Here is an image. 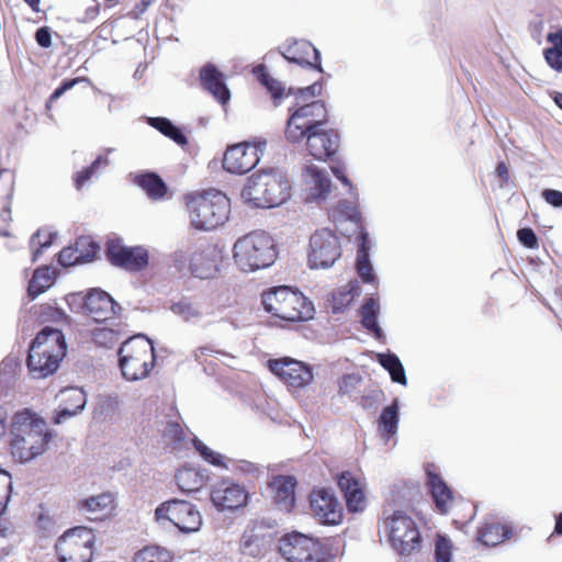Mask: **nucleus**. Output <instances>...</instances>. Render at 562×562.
<instances>
[{
	"label": "nucleus",
	"instance_id": "nucleus-23",
	"mask_svg": "<svg viewBox=\"0 0 562 562\" xmlns=\"http://www.w3.org/2000/svg\"><path fill=\"white\" fill-rule=\"evenodd\" d=\"M119 305L105 291L93 289L83 299V313L97 323L112 319Z\"/></svg>",
	"mask_w": 562,
	"mask_h": 562
},
{
	"label": "nucleus",
	"instance_id": "nucleus-7",
	"mask_svg": "<svg viewBox=\"0 0 562 562\" xmlns=\"http://www.w3.org/2000/svg\"><path fill=\"white\" fill-rule=\"evenodd\" d=\"M222 256L218 248L206 239H198L172 254L175 268L199 279H211L218 272Z\"/></svg>",
	"mask_w": 562,
	"mask_h": 562
},
{
	"label": "nucleus",
	"instance_id": "nucleus-63",
	"mask_svg": "<svg viewBox=\"0 0 562 562\" xmlns=\"http://www.w3.org/2000/svg\"><path fill=\"white\" fill-rule=\"evenodd\" d=\"M7 411L0 406V438L5 434L7 430Z\"/></svg>",
	"mask_w": 562,
	"mask_h": 562
},
{
	"label": "nucleus",
	"instance_id": "nucleus-60",
	"mask_svg": "<svg viewBox=\"0 0 562 562\" xmlns=\"http://www.w3.org/2000/svg\"><path fill=\"white\" fill-rule=\"evenodd\" d=\"M359 247H358V251H357V256H360V255H369V238H368V235L367 233H361L359 235Z\"/></svg>",
	"mask_w": 562,
	"mask_h": 562
},
{
	"label": "nucleus",
	"instance_id": "nucleus-62",
	"mask_svg": "<svg viewBox=\"0 0 562 562\" xmlns=\"http://www.w3.org/2000/svg\"><path fill=\"white\" fill-rule=\"evenodd\" d=\"M498 178L503 180V182H507L509 179V170L507 165L504 161H499L496 166L495 170Z\"/></svg>",
	"mask_w": 562,
	"mask_h": 562
},
{
	"label": "nucleus",
	"instance_id": "nucleus-32",
	"mask_svg": "<svg viewBox=\"0 0 562 562\" xmlns=\"http://www.w3.org/2000/svg\"><path fill=\"white\" fill-rule=\"evenodd\" d=\"M175 480L180 491L184 493H193L200 491L204 486L206 476L199 469L182 467L177 471Z\"/></svg>",
	"mask_w": 562,
	"mask_h": 562
},
{
	"label": "nucleus",
	"instance_id": "nucleus-17",
	"mask_svg": "<svg viewBox=\"0 0 562 562\" xmlns=\"http://www.w3.org/2000/svg\"><path fill=\"white\" fill-rule=\"evenodd\" d=\"M426 484L429 488L431 499L436 510L441 515L454 514V509L460 506H467L470 509L469 518L473 516L469 502L457 499L452 490L447 485L442 477L435 471L432 464L426 468Z\"/></svg>",
	"mask_w": 562,
	"mask_h": 562
},
{
	"label": "nucleus",
	"instance_id": "nucleus-40",
	"mask_svg": "<svg viewBox=\"0 0 562 562\" xmlns=\"http://www.w3.org/2000/svg\"><path fill=\"white\" fill-rule=\"evenodd\" d=\"M34 528L42 536L52 533L55 527L54 514L45 504H40L32 513Z\"/></svg>",
	"mask_w": 562,
	"mask_h": 562
},
{
	"label": "nucleus",
	"instance_id": "nucleus-22",
	"mask_svg": "<svg viewBox=\"0 0 562 562\" xmlns=\"http://www.w3.org/2000/svg\"><path fill=\"white\" fill-rule=\"evenodd\" d=\"M337 485L344 495L348 512L360 513L366 509V483L362 477L351 471H342L337 475Z\"/></svg>",
	"mask_w": 562,
	"mask_h": 562
},
{
	"label": "nucleus",
	"instance_id": "nucleus-35",
	"mask_svg": "<svg viewBox=\"0 0 562 562\" xmlns=\"http://www.w3.org/2000/svg\"><path fill=\"white\" fill-rule=\"evenodd\" d=\"M175 554L166 547L148 544L135 552L133 562H173Z\"/></svg>",
	"mask_w": 562,
	"mask_h": 562
},
{
	"label": "nucleus",
	"instance_id": "nucleus-6",
	"mask_svg": "<svg viewBox=\"0 0 562 562\" xmlns=\"http://www.w3.org/2000/svg\"><path fill=\"white\" fill-rule=\"evenodd\" d=\"M278 257V248L271 235L254 231L239 237L233 247L236 266L244 272H251L271 266Z\"/></svg>",
	"mask_w": 562,
	"mask_h": 562
},
{
	"label": "nucleus",
	"instance_id": "nucleus-49",
	"mask_svg": "<svg viewBox=\"0 0 562 562\" xmlns=\"http://www.w3.org/2000/svg\"><path fill=\"white\" fill-rule=\"evenodd\" d=\"M171 311L175 314L181 316L184 321H190L201 315L196 306L187 300H181L177 303H173L171 305Z\"/></svg>",
	"mask_w": 562,
	"mask_h": 562
},
{
	"label": "nucleus",
	"instance_id": "nucleus-55",
	"mask_svg": "<svg viewBox=\"0 0 562 562\" xmlns=\"http://www.w3.org/2000/svg\"><path fill=\"white\" fill-rule=\"evenodd\" d=\"M360 378L355 374H345L339 382V394L351 395L353 390L360 383Z\"/></svg>",
	"mask_w": 562,
	"mask_h": 562
},
{
	"label": "nucleus",
	"instance_id": "nucleus-24",
	"mask_svg": "<svg viewBox=\"0 0 562 562\" xmlns=\"http://www.w3.org/2000/svg\"><path fill=\"white\" fill-rule=\"evenodd\" d=\"M282 56L294 64L316 68L322 71L321 57L316 47L308 41L296 40L286 45Z\"/></svg>",
	"mask_w": 562,
	"mask_h": 562
},
{
	"label": "nucleus",
	"instance_id": "nucleus-42",
	"mask_svg": "<svg viewBox=\"0 0 562 562\" xmlns=\"http://www.w3.org/2000/svg\"><path fill=\"white\" fill-rule=\"evenodd\" d=\"M150 126L159 131L165 136L172 139L178 145H187L188 139L179 127L172 124L167 117H150L148 120Z\"/></svg>",
	"mask_w": 562,
	"mask_h": 562
},
{
	"label": "nucleus",
	"instance_id": "nucleus-3",
	"mask_svg": "<svg viewBox=\"0 0 562 562\" xmlns=\"http://www.w3.org/2000/svg\"><path fill=\"white\" fill-rule=\"evenodd\" d=\"M291 196L288 177L274 168L252 173L241 190L245 203L261 209H271L286 202Z\"/></svg>",
	"mask_w": 562,
	"mask_h": 562
},
{
	"label": "nucleus",
	"instance_id": "nucleus-1",
	"mask_svg": "<svg viewBox=\"0 0 562 562\" xmlns=\"http://www.w3.org/2000/svg\"><path fill=\"white\" fill-rule=\"evenodd\" d=\"M50 438L46 422L31 409L24 408L13 415L10 450L20 462L31 461L45 452Z\"/></svg>",
	"mask_w": 562,
	"mask_h": 562
},
{
	"label": "nucleus",
	"instance_id": "nucleus-11",
	"mask_svg": "<svg viewBox=\"0 0 562 562\" xmlns=\"http://www.w3.org/2000/svg\"><path fill=\"white\" fill-rule=\"evenodd\" d=\"M55 550L59 562H91L95 535L83 526L68 529L57 539Z\"/></svg>",
	"mask_w": 562,
	"mask_h": 562
},
{
	"label": "nucleus",
	"instance_id": "nucleus-14",
	"mask_svg": "<svg viewBox=\"0 0 562 562\" xmlns=\"http://www.w3.org/2000/svg\"><path fill=\"white\" fill-rule=\"evenodd\" d=\"M279 552L289 562H325L319 541L296 531L279 540Z\"/></svg>",
	"mask_w": 562,
	"mask_h": 562
},
{
	"label": "nucleus",
	"instance_id": "nucleus-5",
	"mask_svg": "<svg viewBox=\"0 0 562 562\" xmlns=\"http://www.w3.org/2000/svg\"><path fill=\"white\" fill-rule=\"evenodd\" d=\"M186 206L191 225L200 231H211L223 225L231 212L229 199L215 189L188 194Z\"/></svg>",
	"mask_w": 562,
	"mask_h": 562
},
{
	"label": "nucleus",
	"instance_id": "nucleus-25",
	"mask_svg": "<svg viewBox=\"0 0 562 562\" xmlns=\"http://www.w3.org/2000/svg\"><path fill=\"white\" fill-rule=\"evenodd\" d=\"M201 86L207 90L221 104H226L231 92L225 85L224 75L213 64H206L200 69Z\"/></svg>",
	"mask_w": 562,
	"mask_h": 562
},
{
	"label": "nucleus",
	"instance_id": "nucleus-28",
	"mask_svg": "<svg viewBox=\"0 0 562 562\" xmlns=\"http://www.w3.org/2000/svg\"><path fill=\"white\" fill-rule=\"evenodd\" d=\"M100 247L94 241H88L87 239H79L76 241L75 247H65L58 254V262L64 266H72L80 260L90 261L92 260Z\"/></svg>",
	"mask_w": 562,
	"mask_h": 562
},
{
	"label": "nucleus",
	"instance_id": "nucleus-38",
	"mask_svg": "<svg viewBox=\"0 0 562 562\" xmlns=\"http://www.w3.org/2000/svg\"><path fill=\"white\" fill-rule=\"evenodd\" d=\"M507 529L499 522H485L477 531V539L487 547L502 543L507 537Z\"/></svg>",
	"mask_w": 562,
	"mask_h": 562
},
{
	"label": "nucleus",
	"instance_id": "nucleus-8",
	"mask_svg": "<svg viewBox=\"0 0 562 562\" xmlns=\"http://www.w3.org/2000/svg\"><path fill=\"white\" fill-rule=\"evenodd\" d=\"M120 368L126 380L146 378L155 366V348L144 336H133L119 349Z\"/></svg>",
	"mask_w": 562,
	"mask_h": 562
},
{
	"label": "nucleus",
	"instance_id": "nucleus-30",
	"mask_svg": "<svg viewBox=\"0 0 562 562\" xmlns=\"http://www.w3.org/2000/svg\"><path fill=\"white\" fill-rule=\"evenodd\" d=\"M85 405L86 394L81 390L70 387L61 391L60 409L55 417V423L60 424L63 418L76 415Z\"/></svg>",
	"mask_w": 562,
	"mask_h": 562
},
{
	"label": "nucleus",
	"instance_id": "nucleus-64",
	"mask_svg": "<svg viewBox=\"0 0 562 562\" xmlns=\"http://www.w3.org/2000/svg\"><path fill=\"white\" fill-rule=\"evenodd\" d=\"M554 532L557 535H562V513H560L555 518Z\"/></svg>",
	"mask_w": 562,
	"mask_h": 562
},
{
	"label": "nucleus",
	"instance_id": "nucleus-57",
	"mask_svg": "<svg viewBox=\"0 0 562 562\" xmlns=\"http://www.w3.org/2000/svg\"><path fill=\"white\" fill-rule=\"evenodd\" d=\"M36 43L43 47L48 48L52 46V32L48 26H42L35 32Z\"/></svg>",
	"mask_w": 562,
	"mask_h": 562
},
{
	"label": "nucleus",
	"instance_id": "nucleus-4",
	"mask_svg": "<svg viewBox=\"0 0 562 562\" xmlns=\"http://www.w3.org/2000/svg\"><path fill=\"white\" fill-rule=\"evenodd\" d=\"M263 310L273 318L285 323L306 322L314 316V305L302 292L286 285L262 292Z\"/></svg>",
	"mask_w": 562,
	"mask_h": 562
},
{
	"label": "nucleus",
	"instance_id": "nucleus-45",
	"mask_svg": "<svg viewBox=\"0 0 562 562\" xmlns=\"http://www.w3.org/2000/svg\"><path fill=\"white\" fill-rule=\"evenodd\" d=\"M162 441L167 447L176 449L186 439L182 426L177 422H169L162 430Z\"/></svg>",
	"mask_w": 562,
	"mask_h": 562
},
{
	"label": "nucleus",
	"instance_id": "nucleus-12",
	"mask_svg": "<svg viewBox=\"0 0 562 562\" xmlns=\"http://www.w3.org/2000/svg\"><path fill=\"white\" fill-rule=\"evenodd\" d=\"M157 521L167 520L181 532H195L202 525V516L195 505L183 499H169L155 509Z\"/></svg>",
	"mask_w": 562,
	"mask_h": 562
},
{
	"label": "nucleus",
	"instance_id": "nucleus-37",
	"mask_svg": "<svg viewBox=\"0 0 562 562\" xmlns=\"http://www.w3.org/2000/svg\"><path fill=\"white\" fill-rule=\"evenodd\" d=\"M547 41L552 46L544 49V59L552 69L562 71V29L549 33Z\"/></svg>",
	"mask_w": 562,
	"mask_h": 562
},
{
	"label": "nucleus",
	"instance_id": "nucleus-46",
	"mask_svg": "<svg viewBox=\"0 0 562 562\" xmlns=\"http://www.w3.org/2000/svg\"><path fill=\"white\" fill-rule=\"evenodd\" d=\"M436 562H452V542L443 535H437L435 546Z\"/></svg>",
	"mask_w": 562,
	"mask_h": 562
},
{
	"label": "nucleus",
	"instance_id": "nucleus-20",
	"mask_svg": "<svg viewBox=\"0 0 562 562\" xmlns=\"http://www.w3.org/2000/svg\"><path fill=\"white\" fill-rule=\"evenodd\" d=\"M211 501L218 510H236L246 506L248 492L231 480L217 482L211 490Z\"/></svg>",
	"mask_w": 562,
	"mask_h": 562
},
{
	"label": "nucleus",
	"instance_id": "nucleus-9",
	"mask_svg": "<svg viewBox=\"0 0 562 562\" xmlns=\"http://www.w3.org/2000/svg\"><path fill=\"white\" fill-rule=\"evenodd\" d=\"M289 112L284 136L291 144H301L310 132L329 123L328 110L322 100L290 108Z\"/></svg>",
	"mask_w": 562,
	"mask_h": 562
},
{
	"label": "nucleus",
	"instance_id": "nucleus-18",
	"mask_svg": "<svg viewBox=\"0 0 562 562\" xmlns=\"http://www.w3.org/2000/svg\"><path fill=\"white\" fill-rule=\"evenodd\" d=\"M312 514L323 525H339L344 519V508L331 490L314 488L310 494Z\"/></svg>",
	"mask_w": 562,
	"mask_h": 562
},
{
	"label": "nucleus",
	"instance_id": "nucleus-53",
	"mask_svg": "<svg viewBox=\"0 0 562 562\" xmlns=\"http://www.w3.org/2000/svg\"><path fill=\"white\" fill-rule=\"evenodd\" d=\"M357 272L363 282H371L374 280V276L372 273V266L369 260V255H360L357 256L356 263Z\"/></svg>",
	"mask_w": 562,
	"mask_h": 562
},
{
	"label": "nucleus",
	"instance_id": "nucleus-51",
	"mask_svg": "<svg viewBox=\"0 0 562 562\" xmlns=\"http://www.w3.org/2000/svg\"><path fill=\"white\" fill-rule=\"evenodd\" d=\"M92 339L100 346L111 347L116 342L117 335L113 329L101 327L93 330Z\"/></svg>",
	"mask_w": 562,
	"mask_h": 562
},
{
	"label": "nucleus",
	"instance_id": "nucleus-31",
	"mask_svg": "<svg viewBox=\"0 0 562 562\" xmlns=\"http://www.w3.org/2000/svg\"><path fill=\"white\" fill-rule=\"evenodd\" d=\"M306 173L311 177L310 193L306 200H325L331 189V181L327 173L324 170L318 169L316 166H308L306 168Z\"/></svg>",
	"mask_w": 562,
	"mask_h": 562
},
{
	"label": "nucleus",
	"instance_id": "nucleus-41",
	"mask_svg": "<svg viewBox=\"0 0 562 562\" xmlns=\"http://www.w3.org/2000/svg\"><path fill=\"white\" fill-rule=\"evenodd\" d=\"M378 360L379 363L390 373L393 382L402 385L407 384L404 367L397 356L393 353H379Z\"/></svg>",
	"mask_w": 562,
	"mask_h": 562
},
{
	"label": "nucleus",
	"instance_id": "nucleus-15",
	"mask_svg": "<svg viewBox=\"0 0 562 562\" xmlns=\"http://www.w3.org/2000/svg\"><path fill=\"white\" fill-rule=\"evenodd\" d=\"M340 256V241L331 229H318L311 236L308 266L312 269L330 267Z\"/></svg>",
	"mask_w": 562,
	"mask_h": 562
},
{
	"label": "nucleus",
	"instance_id": "nucleus-2",
	"mask_svg": "<svg viewBox=\"0 0 562 562\" xmlns=\"http://www.w3.org/2000/svg\"><path fill=\"white\" fill-rule=\"evenodd\" d=\"M67 353V342L60 329L44 327L33 339L26 366L34 379H44L54 374Z\"/></svg>",
	"mask_w": 562,
	"mask_h": 562
},
{
	"label": "nucleus",
	"instance_id": "nucleus-33",
	"mask_svg": "<svg viewBox=\"0 0 562 562\" xmlns=\"http://www.w3.org/2000/svg\"><path fill=\"white\" fill-rule=\"evenodd\" d=\"M56 272L49 266H43L35 269L32 279L29 282L27 294L34 300L40 294L48 290L55 282Z\"/></svg>",
	"mask_w": 562,
	"mask_h": 562
},
{
	"label": "nucleus",
	"instance_id": "nucleus-19",
	"mask_svg": "<svg viewBox=\"0 0 562 562\" xmlns=\"http://www.w3.org/2000/svg\"><path fill=\"white\" fill-rule=\"evenodd\" d=\"M269 369L288 386L293 389L305 387L313 381L312 368L291 358L270 360Z\"/></svg>",
	"mask_w": 562,
	"mask_h": 562
},
{
	"label": "nucleus",
	"instance_id": "nucleus-13",
	"mask_svg": "<svg viewBox=\"0 0 562 562\" xmlns=\"http://www.w3.org/2000/svg\"><path fill=\"white\" fill-rule=\"evenodd\" d=\"M266 140L241 142L227 146L222 166L233 175H245L254 169L266 148Z\"/></svg>",
	"mask_w": 562,
	"mask_h": 562
},
{
	"label": "nucleus",
	"instance_id": "nucleus-10",
	"mask_svg": "<svg viewBox=\"0 0 562 562\" xmlns=\"http://www.w3.org/2000/svg\"><path fill=\"white\" fill-rule=\"evenodd\" d=\"M390 546L401 555H411L422 548L423 538L416 521L406 513L395 510L383 521Z\"/></svg>",
	"mask_w": 562,
	"mask_h": 562
},
{
	"label": "nucleus",
	"instance_id": "nucleus-39",
	"mask_svg": "<svg viewBox=\"0 0 562 562\" xmlns=\"http://www.w3.org/2000/svg\"><path fill=\"white\" fill-rule=\"evenodd\" d=\"M380 304L376 299L369 297L360 308L361 324L376 337L381 336V328L378 324Z\"/></svg>",
	"mask_w": 562,
	"mask_h": 562
},
{
	"label": "nucleus",
	"instance_id": "nucleus-34",
	"mask_svg": "<svg viewBox=\"0 0 562 562\" xmlns=\"http://www.w3.org/2000/svg\"><path fill=\"white\" fill-rule=\"evenodd\" d=\"M135 182L140 187L149 199L161 200L168 194V187L165 181L155 172H146L136 177Z\"/></svg>",
	"mask_w": 562,
	"mask_h": 562
},
{
	"label": "nucleus",
	"instance_id": "nucleus-56",
	"mask_svg": "<svg viewBox=\"0 0 562 562\" xmlns=\"http://www.w3.org/2000/svg\"><path fill=\"white\" fill-rule=\"evenodd\" d=\"M41 232H36L31 238V246L33 250V260H36L38 255L52 245L50 236H45V239H42Z\"/></svg>",
	"mask_w": 562,
	"mask_h": 562
},
{
	"label": "nucleus",
	"instance_id": "nucleus-21",
	"mask_svg": "<svg viewBox=\"0 0 562 562\" xmlns=\"http://www.w3.org/2000/svg\"><path fill=\"white\" fill-rule=\"evenodd\" d=\"M339 134L334 128L323 125L313 132H310L304 140L306 149L311 156L317 160H326L334 156L339 148Z\"/></svg>",
	"mask_w": 562,
	"mask_h": 562
},
{
	"label": "nucleus",
	"instance_id": "nucleus-43",
	"mask_svg": "<svg viewBox=\"0 0 562 562\" xmlns=\"http://www.w3.org/2000/svg\"><path fill=\"white\" fill-rule=\"evenodd\" d=\"M256 79L271 94L273 99H280L283 97L284 88L281 82L272 78L265 65H258L252 70Z\"/></svg>",
	"mask_w": 562,
	"mask_h": 562
},
{
	"label": "nucleus",
	"instance_id": "nucleus-47",
	"mask_svg": "<svg viewBox=\"0 0 562 562\" xmlns=\"http://www.w3.org/2000/svg\"><path fill=\"white\" fill-rule=\"evenodd\" d=\"M194 448L196 451L201 454V457L209 463L215 465V467H223L226 468V464L224 462V458L222 454L214 452L212 449H210L206 445H204L201 440L195 439L193 441Z\"/></svg>",
	"mask_w": 562,
	"mask_h": 562
},
{
	"label": "nucleus",
	"instance_id": "nucleus-36",
	"mask_svg": "<svg viewBox=\"0 0 562 562\" xmlns=\"http://www.w3.org/2000/svg\"><path fill=\"white\" fill-rule=\"evenodd\" d=\"M378 423L379 430L386 440L396 434L398 425V402L396 398L391 405L383 408Z\"/></svg>",
	"mask_w": 562,
	"mask_h": 562
},
{
	"label": "nucleus",
	"instance_id": "nucleus-52",
	"mask_svg": "<svg viewBox=\"0 0 562 562\" xmlns=\"http://www.w3.org/2000/svg\"><path fill=\"white\" fill-rule=\"evenodd\" d=\"M87 79L83 77H77L72 79L64 80L58 88L49 95L48 101L46 103V108L49 109L52 104L59 99L66 91L74 88L80 81H86Z\"/></svg>",
	"mask_w": 562,
	"mask_h": 562
},
{
	"label": "nucleus",
	"instance_id": "nucleus-44",
	"mask_svg": "<svg viewBox=\"0 0 562 562\" xmlns=\"http://www.w3.org/2000/svg\"><path fill=\"white\" fill-rule=\"evenodd\" d=\"M358 289L357 281H350L344 290L334 292L331 295L333 311L336 313L347 307L358 295Z\"/></svg>",
	"mask_w": 562,
	"mask_h": 562
},
{
	"label": "nucleus",
	"instance_id": "nucleus-26",
	"mask_svg": "<svg viewBox=\"0 0 562 562\" xmlns=\"http://www.w3.org/2000/svg\"><path fill=\"white\" fill-rule=\"evenodd\" d=\"M296 484L292 475H277L269 483L273 501L280 509L290 512L294 507Z\"/></svg>",
	"mask_w": 562,
	"mask_h": 562
},
{
	"label": "nucleus",
	"instance_id": "nucleus-27",
	"mask_svg": "<svg viewBox=\"0 0 562 562\" xmlns=\"http://www.w3.org/2000/svg\"><path fill=\"white\" fill-rule=\"evenodd\" d=\"M80 509L88 514L90 520H104L112 516L115 509V498L112 493H102L80 502Z\"/></svg>",
	"mask_w": 562,
	"mask_h": 562
},
{
	"label": "nucleus",
	"instance_id": "nucleus-50",
	"mask_svg": "<svg viewBox=\"0 0 562 562\" xmlns=\"http://www.w3.org/2000/svg\"><path fill=\"white\" fill-rule=\"evenodd\" d=\"M106 162V159H103L101 156H99L89 167L78 171L74 177L76 188L80 190L85 183L93 176L98 167Z\"/></svg>",
	"mask_w": 562,
	"mask_h": 562
},
{
	"label": "nucleus",
	"instance_id": "nucleus-58",
	"mask_svg": "<svg viewBox=\"0 0 562 562\" xmlns=\"http://www.w3.org/2000/svg\"><path fill=\"white\" fill-rule=\"evenodd\" d=\"M542 196L547 203L554 207H562V192L554 189H544Z\"/></svg>",
	"mask_w": 562,
	"mask_h": 562
},
{
	"label": "nucleus",
	"instance_id": "nucleus-48",
	"mask_svg": "<svg viewBox=\"0 0 562 562\" xmlns=\"http://www.w3.org/2000/svg\"><path fill=\"white\" fill-rule=\"evenodd\" d=\"M12 492V477L0 469V515L4 512Z\"/></svg>",
	"mask_w": 562,
	"mask_h": 562
},
{
	"label": "nucleus",
	"instance_id": "nucleus-16",
	"mask_svg": "<svg viewBox=\"0 0 562 562\" xmlns=\"http://www.w3.org/2000/svg\"><path fill=\"white\" fill-rule=\"evenodd\" d=\"M105 257L114 267L130 272H138L147 268L149 252L143 246L128 247L122 240L110 239L105 244Z\"/></svg>",
	"mask_w": 562,
	"mask_h": 562
},
{
	"label": "nucleus",
	"instance_id": "nucleus-59",
	"mask_svg": "<svg viewBox=\"0 0 562 562\" xmlns=\"http://www.w3.org/2000/svg\"><path fill=\"white\" fill-rule=\"evenodd\" d=\"M322 89H323V87L321 83L314 82V83L307 86L306 88L300 89L299 93L302 97L310 95L313 98V97L319 95L322 92Z\"/></svg>",
	"mask_w": 562,
	"mask_h": 562
},
{
	"label": "nucleus",
	"instance_id": "nucleus-61",
	"mask_svg": "<svg viewBox=\"0 0 562 562\" xmlns=\"http://www.w3.org/2000/svg\"><path fill=\"white\" fill-rule=\"evenodd\" d=\"M331 171L335 175V177L341 181L342 184L349 188V190H352V183L348 179V177L345 175L344 170L340 167H331Z\"/></svg>",
	"mask_w": 562,
	"mask_h": 562
},
{
	"label": "nucleus",
	"instance_id": "nucleus-29",
	"mask_svg": "<svg viewBox=\"0 0 562 562\" xmlns=\"http://www.w3.org/2000/svg\"><path fill=\"white\" fill-rule=\"evenodd\" d=\"M13 192V178L8 172L0 170V235H8Z\"/></svg>",
	"mask_w": 562,
	"mask_h": 562
},
{
	"label": "nucleus",
	"instance_id": "nucleus-54",
	"mask_svg": "<svg viewBox=\"0 0 562 562\" xmlns=\"http://www.w3.org/2000/svg\"><path fill=\"white\" fill-rule=\"evenodd\" d=\"M517 238L525 247L529 249H536L539 246L536 233L529 227L518 229Z\"/></svg>",
	"mask_w": 562,
	"mask_h": 562
}]
</instances>
